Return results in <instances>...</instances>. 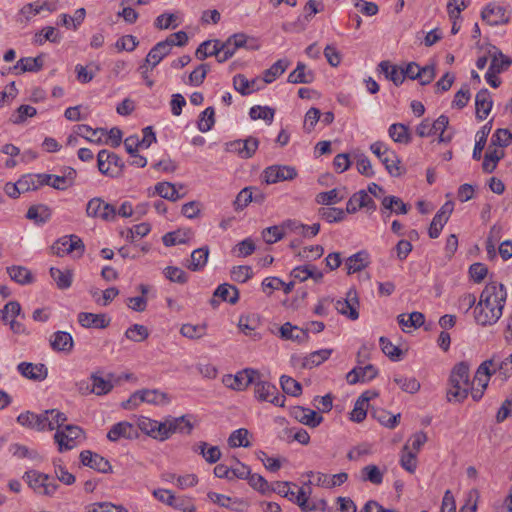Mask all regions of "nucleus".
Listing matches in <instances>:
<instances>
[{
  "label": "nucleus",
  "mask_w": 512,
  "mask_h": 512,
  "mask_svg": "<svg viewBox=\"0 0 512 512\" xmlns=\"http://www.w3.org/2000/svg\"><path fill=\"white\" fill-rule=\"evenodd\" d=\"M492 105L490 92L487 89H481L475 97L476 117L480 120L485 119L489 115Z\"/></svg>",
  "instance_id": "28"
},
{
  "label": "nucleus",
  "mask_w": 512,
  "mask_h": 512,
  "mask_svg": "<svg viewBox=\"0 0 512 512\" xmlns=\"http://www.w3.org/2000/svg\"><path fill=\"white\" fill-rule=\"evenodd\" d=\"M494 361L495 357H492L491 359L482 362L475 373L473 381L470 384L481 387L482 389H486L491 375L496 373V368L491 369L492 366H494Z\"/></svg>",
  "instance_id": "22"
},
{
  "label": "nucleus",
  "mask_w": 512,
  "mask_h": 512,
  "mask_svg": "<svg viewBox=\"0 0 512 512\" xmlns=\"http://www.w3.org/2000/svg\"><path fill=\"white\" fill-rule=\"evenodd\" d=\"M331 353V349H321L318 351H314L304 358L302 367L309 369L316 367L323 363L325 360H327L330 357Z\"/></svg>",
  "instance_id": "53"
},
{
  "label": "nucleus",
  "mask_w": 512,
  "mask_h": 512,
  "mask_svg": "<svg viewBox=\"0 0 512 512\" xmlns=\"http://www.w3.org/2000/svg\"><path fill=\"white\" fill-rule=\"evenodd\" d=\"M49 179L48 176H45V173H42L27 174L22 176L18 181L20 190H22V193H25L39 189L41 186H44V183H48Z\"/></svg>",
  "instance_id": "30"
},
{
  "label": "nucleus",
  "mask_w": 512,
  "mask_h": 512,
  "mask_svg": "<svg viewBox=\"0 0 512 512\" xmlns=\"http://www.w3.org/2000/svg\"><path fill=\"white\" fill-rule=\"evenodd\" d=\"M83 435V430L76 425H66L62 429H58L54 435V439L58 444L60 452L71 450L77 445V439Z\"/></svg>",
  "instance_id": "9"
},
{
  "label": "nucleus",
  "mask_w": 512,
  "mask_h": 512,
  "mask_svg": "<svg viewBox=\"0 0 512 512\" xmlns=\"http://www.w3.org/2000/svg\"><path fill=\"white\" fill-rule=\"evenodd\" d=\"M382 207L384 210L395 212L396 214H407L409 207L399 197L386 196L382 200Z\"/></svg>",
  "instance_id": "51"
},
{
  "label": "nucleus",
  "mask_w": 512,
  "mask_h": 512,
  "mask_svg": "<svg viewBox=\"0 0 512 512\" xmlns=\"http://www.w3.org/2000/svg\"><path fill=\"white\" fill-rule=\"evenodd\" d=\"M370 150L380 159L391 176L401 175L399 158L383 142L377 141L371 144Z\"/></svg>",
  "instance_id": "4"
},
{
  "label": "nucleus",
  "mask_w": 512,
  "mask_h": 512,
  "mask_svg": "<svg viewBox=\"0 0 512 512\" xmlns=\"http://www.w3.org/2000/svg\"><path fill=\"white\" fill-rule=\"evenodd\" d=\"M481 16L489 25L505 24L510 19V11L501 2H490L482 10Z\"/></svg>",
  "instance_id": "11"
},
{
  "label": "nucleus",
  "mask_w": 512,
  "mask_h": 512,
  "mask_svg": "<svg viewBox=\"0 0 512 512\" xmlns=\"http://www.w3.org/2000/svg\"><path fill=\"white\" fill-rule=\"evenodd\" d=\"M137 436V429L126 421L113 425L107 434V438L112 442H116L120 438L133 439Z\"/></svg>",
  "instance_id": "25"
},
{
  "label": "nucleus",
  "mask_w": 512,
  "mask_h": 512,
  "mask_svg": "<svg viewBox=\"0 0 512 512\" xmlns=\"http://www.w3.org/2000/svg\"><path fill=\"white\" fill-rule=\"evenodd\" d=\"M315 74L307 66L298 62L296 68L288 75L287 81L292 84H310L314 81Z\"/></svg>",
  "instance_id": "29"
},
{
  "label": "nucleus",
  "mask_w": 512,
  "mask_h": 512,
  "mask_svg": "<svg viewBox=\"0 0 512 512\" xmlns=\"http://www.w3.org/2000/svg\"><path fill=\"white\" fill-rule=\"evenodd\" d=\"M255 376L259 377V373L253 369H244L236 375H226L223 383L226 387L242 391L255 381Z\"/></svg>",
  "instance_id": "12"
},
{
  "label": "nucleus",
  "mask_w": 512,
  "mask_h": 512,
  "mask_svg": "<svg viewBox=\"0 0 512 512\" xmlns=\"http://www.w3.org/2000/svg\"><path fill=\"white\" fill-rule=\"evenodd\" d=\"M398 323L403 327H414L418 328L424 324L425 317L421 312H412L408 318H406L405 314H400L398 316Z\"/></svg>",
  "instance_id": "61"
},
{
  "label": "nucleus",
  "mask_w": 512,
  "mask_h": 512,
  "mask_svg": "<svg viewBox=\"0 0 512 512\" xmlns=\"http://www.w3.org/2000/svg\"><path fill=\"white\" fill-rule=\"evenodd\" d=\"M249 435V431L245 428H240L232 432L229 436L228 444L230 447H249L251 443L248 441L247 437Z\"/></svg>",
  "instance_id": "60"
},
{
  "label": "nucleus",
  "mask_w": 512,
  "mask_h": 512,
  "mask_svg": "<svg viewBox=\"0 0 512 512\" xmlns=\"http://www.w3.org/2000/svg\"><path fill=\"white\" fill-rule=\"evenodd\" d=\"M233 86L243 96L250 95L260 89L258 79L249 80L243 74H237L233 77Z\"/></svg>",
  "instance_id": "31"
},
{
  "label": "nucleus",
  "mask_w": 512,
  "mask_h": 512,
  "mask_svg": "<svg viewBox=\"0 0 512 512\" xmlns=\"http://www.w3.org/2000/svg\"><path fill=\"white\" fill-rule=\"evenodd\" d=\"M91 379L93 382L92 388H90L89 385H86L85 391H82L83 395L90 393H95L96 395H104L109 393L113 388V384L109 380H105L96 374H92Z\"/></svg>",
  "instance_id": "36"
},
{
  "label": "nucleus",
  "mask_w": 512,
  "mask_h": 512,
  "mask_svg": "<svg viewBox=\"0 0 512 512\" xmlns=\"http://www.w3.org/2000/svg\"><path fill=\"white\" fill-rule=\"evenodd\" d=\"M155 191L156 193L164 198V199H167V200H170V201H177L181 198L184 197V195L182 194H179L178 191L176 190V187L174 184L170 183V182H160L158 183L156 186H155Z\"/></svg>",
  "instance_id": "52"
},
{
  "label": "nucleus",
  "mask_w": 512,
  "mask_h": 512,
  "mask_svg": "<svg viewBox=\"0 0 512 512\" xmlns=\"http://www.w3.org/2000/svg\"><path fill=\"white\" fill-rule=\"evenodd\" d=\"M193 450L199 453L208 463L214 464L221 458V451L218 446H210L204 441L197 443Z\"/></svg>",
  "instance_id": "34"
},
{
  "label": "nucleus",
  "mask_w": 512,
  "mask_h": 512,
  "mask_svg": "<svg viewBox=\"0 0 512 512\" xmlns=\"http://www.w3.org/2000/svg\"><path fill=\"white\" fill-rule=\"evenodd\" d=\"M369 392H364L355 402L354 409L350 413V420L356 423L362 422L367 415V407L370 397Z\"/></svg>",
  "instance_id": "41"
},
{
  "label": "nucleus",
  "mask_w": 512,
  "mask_h": 512,
  "mask_svg": "<svg viewBox=\"0 0 512 512\" xmlns=\"http://www.w3.org/2000/svg\"><path fill=\"white\" fill-rule=\"evenodd\" d=\"M77 319L82 327L97 329L107 328L111 321V319L104 313L94 314L90 312H80Z\"/></svg>",
  "instance_id": "20"
},
{
  "label": "nucleus",
  "mask_w": 512,
  "mask_h": 512,
  "mask_svg": "<svg viewBox=\"0 0 512 512\" xmlns=\"http://www.w3.org/2000/svg\"><path fill=\"white\" fill-rule=\"evenodd\" d=\"M280 334L282 338L297 341L298 343H303L308 340V329H300L289 322L281 326Z\"/></svg>",
  "instance_id": "33"
},
{
  "label": "nucleus",
  "mask_w": 512,
  "mask_h": 512,
  "mask_svg": "<svg viewBox=\"0 0 512 512\" xmlns=\"http://www.w3.org/2000/svg\"><path fill=\"white\" fill-rule=\"evenodd\" d=\"M195 417L191 414L182 415L180 417H168L169 437L174 433L191 434L194 424Z\"/></svg>",
  "instance_id": "18"
},
{
  "label": "nucleus",
  "mask_w": 512,
  "mask_h": 512,
  "mask_svg": "<svg viewBox=\"0 0 512 512\" xmlns=\"http://www.w3.org/2000/svg\"><path fill=\"white\" fill-rule=\"evenodd\" d=\"M254 394L257 400L266 401L275 406L283 407L285 405V396L281 395L275 385L270 382L264 381L255 376Z\"/></svg>",
  "instance_id": "3"
},
{
  "label": "nucleus",
  "mask_w": 512,
  "mask_h": 512,
  "mask_svg": "<svg viewBox=\"0 0 512 512\" xmlns=\"http://www.w3.org/2000/svg\"><path fill=\"white\" fill-rule=\"evenodd\" d=\"M453 211L451 203H445L440 210L435 214L430 224L428 233L430 238L436 239L439 237L441 230L449 219L450 214Z\"/></svg>",
  "instance_id": "16"
},
{
  "label": "nucleus",
  "mask_w": 512,
  "mask_h": 512,
  "mask_svg": "<svg viewBox=\"0 0 512 512\" xmlns=\"http://www.w3.org/2000/svg\"><path fill=\"white\" fill-rule=\"evenodd\" d=\"M171 49L168 47V43L163 41L158 42L148 53L145 62L151 66L156 67L160 61L170 53Z\"/></svg>",
  "instance_id": "37"
},
{
  "label": "nucleus",
  "mask_w": 512,
  "mask_h": 512,
  "mask_svg": "<svg viewBox=\"0 0 512 512\" xmlns=\"http://www.w3.org/2000/svg\"><path fill=\"white\" fill-rule=\"evenodd\" d=\"M291 414L298 422L311 428L319 426L323 421V417L318 415L314 410L302 406H295Z\"/></svg>",
  "instance_id": "21"
},
{
  "label": "nucleus",
  "mask_w": 512,
  "mask_h": 512,
  "mask_svg": "<svg viewBox=\"0 0 512 512\" xmlns=\"http://www.w3.org/2000/svg\"><path fill=\"white\" fill-rule=\"evenodd\" d=\"M99 171L107 176L116 177L121 174L124 164L121 158L108 150H101L97 155Z\"/></svg>",
  "instance_id": "7"
},
{
  "label": "nucleus",
  "mask_w": 512,
  "mask_h": 512,
  "mask_svg": "<svg viewBox=\"0 0 512 512\" xmlns=\"http://www.w3.org/2000/svg\"><path fill=\"white\" fill-rule=\"evenodd\" d=\"M214 297H219L223 301L235 304L239 299V291L235 286L224 283L217 287Z\"/></svg>",
  "instance_id": "46"
},
{
  "label": "nucleus",
  "mask_w": 512,
  "mask_h": 512,
  "mask_svg": "<svg viewBox=\"0 0 512 512\" xmlns=\"http://www.w3.org/2000/svg\"><path fill=\"white\" fill-rule=\"evenodd\" d=\"M53 254L63 257L66 254L76 252L75 257H82L85 245L80 237L67 235L58 239L51 247Z\"/></svg>",
  "instance_id": "5"
},
{
  "label": "nucleus",
  "mask_w": 512,
  "mask_h": 512,
  "mask_svg": "<svg viewBox=\"0 0 512 512\" xmlns=\"http://www.w3.org/2000/svg\"><path fill=\"white\" fill-rule=\"evenodd\" d=\"M323 9L322 2H306L303 7V13L297 18L294 23L299 29H304L306 23L313 15Z\"/></svg>",
  "instance_id": "44"
},
{
  "label": "nucleus",
  "mask_w": 512,
  "mask_h": 512,
  "mask_svg": "<svg viewBox=\"0 0 512 512\" xmlns=\"http://www.w3.org/2000/svg\"><path fill=\"white\" fill-rule=\"evenodd\" d=\"M17 369L23 377L33 381H43L48 376V369L42 363L21 362Z\"/></svg>",
  "instance_id": "19"
},
{
  "label": "nucleus",
  "mask_w": 512,
  "mask_h": 512,
  "mask_svg": "<svg viewBox=\"0 0 512 512\" xmlns=\"http://www.w3.org/2000/svg\"><path fill=\"white\" fill-rule=\"evenodd\" d=\"M86 215L90 218L111 222L116 219V207L102 198L95 197L88 201Z\"/></svg>",
  "instance_id": "6"
},
{
  "label": "nucleus",
  "mask_w": 512,
  "mask_h": 512,
  "mask_svg": "<svg viewBox=\"0 0 512 512\" xmlns=\"http://www.w3.org/2000/svg\"><path fill=\"white\" fill-rule=\"evenodd\" d=\"M369 264L368 254L365 251L357 252L346 260L348 274H353L366 268Z\"/></svg>",
  "instance_id": "38"
},
{
  "label": "nucleus",
  "mask_w": 512,
  "mask_h": 512,
  "mask_svg": "<svg viewBox=\"0 0 512 512\" xmlns=\"http://www.w3.org/2000/svg\"><path fill=\"white\" fill-rule=\"evenodd\" d=\"M75 133L90 142H95L97 144L102 143V135H105L106 129L104 128H96L93 129L86 124H81L76 126Z\"/></svg>",
  "instance_id": "42"
},
{
  "label": "nucleus",
  "mask_w": 512,
  "mask_h": 512,
  "mask_svg": "<svg viewBox=\"0 0 512 512\" xmlns=\"http://www.w3.org/2000/svg\"><path fill=\"white\" fill-rule=\"evenodd\" d=\"M215 111L213 107L206 108L199 116L198 129L201 132H208L215 123Z\"/></svg>",
  "instance_id": "64"
},
{
  "label": "nucleus",
  "mask_w": 512,
  "mask_h": 512,
  "mask_svg": "<svg viewBox=\"0 0 512 512\" xmlns=\"http://www.w3.org/2000/svg\"><path fill=\"white\" fill-rule=\"evenodd\" d=\"M52 350L56 352L70 353L74 347V341L70 333L57 331L49 339Z\"/></svg>",
  "instance_id": "24"
},
{
  "label": "nucleus",
  "mask_w": 512,
  "mask_h": 512,
  "mask_svg": "<svg viewBox=\"0 0 512 512\" xmlns=\"http://www.w3.org/2000/svg\"><path fill=\"white\" fill-rule=\"evenodd\" d=\"M490 131H491V125L488 123V124L484 125L481 128V130L477 133L478 139H477L474 149H473V154H472L473 159H475V160L481 159L482 151L485 147L487 137H488Z\"/></svg>",
  "instance_id": "57"
},
{
  "label": "nucleus",
  "mask_w": 512,
  "mask_h": 512,
  "mask_svg": "<svg viewBox=\"0 0 512 512\" xmlns=\"http://www.w3.org/2000/svg\"><path fill=\"white\" fill-rule=\"evenodd\" d=\"M209 248L207 246L194 250L191 254L190 260L186 265L191 271H199L203 269L208 261Z\"/></svg>",
  "instance_id": "35"
},
{
  "label": "nucleus",
  "mask_w": 512,
  "mask_h": 512,
  "mask_svg": "<svg viewBox=\"0 0 512 512\" xmlns=\"http://www.w3.org/2000/svg\"><path fill=\"white\" fill-rule=\"evenodd\" d=\"M140 391V401L150 404H166L169 402L167 394L158 390L143 389Z\"/></svg>",
  "instance_id": "55"
},
{
  "label": "nucleus",
  "mask_w": 512,
  "mask_h": 512,
  "mask_svg": "<svg viewBox=\"0 0 512 512\" xmlns=\"http://www.w3.org/2000/svg\"><path fill=\"white\" fill-rule=\"evenodd\" d=\"M275 111L268 106H253L250 109L249 115L252 120L262 119L268 123H271L274 119Z\"/></svg>",
  "instance_id": "63"
},
{
  "label": "nucleus",
  "mask_w": 512,
  "mask_h": 512,
  "mask_svg": "<svg viewBox=\"0 0 512 512\" xmlns=\"http://www.w3.org/2000/svg\"><path fill=\"white\" fill-rule=\"evenodd\" d=\"M26 217L37 224L47 222L51 217V210L48 206L40 204L29 207Z\"/></svg>",
  "instance_id": "45"
},
{
  "label": "nucleus",
  "mask_w": 512,
  "mask_h": 512,
  "mask_svg": "<svg viewBox=\"0 0 512 512\" xmlns=\"http://www.w3.org/2000/svg\"><path fill=\"white\" fill-rule=\"evenodd\" d=\"M43 68L42 56L37 57H23L11 68L15 74L25 72H38Z\"/></svg>",
  "instance_id": "27"
},
{
  "label": "nucleus",
  "mask_w": 512,
  "mask_h": 512,
  "mask_svg": "<svg viewBox=\"0 0 512 512\" xmlns=\"http://www.w3.org/2000/svg\"><path fill=\"white\" fill-rule=\"evenodd\" d=\"M7 273L12 280L21 285L30 284L33 282L32 273L24 266L7 267Z\"/></svg>",
  "instance_id": "47"
},
{
  "label": "nucleus",
  "mask_w": 512,
  "mask_h": 512,
  "mask_svg": "<svg viewBox=\"0 0 512 512\" xmlns=\"http://www.w3.org/2000/svg\"><path fill=\"white\" fill-rule=\"evenodd\" d=\"M360 208H367L371 211L376 209L375 202L365 190H360L350 197L346 205V212L354 214Z\"/></svg>",
  "instance_id": "17"
},
{
  "label": "nucleus",
  "mask_w": 512,
  "mask_h": 512,
  "mask_svg": "<svg viewBox=\"0 0 512 512\" xmlns=\"http://www.w3.org/2000/svg\"><path fill=\"white\" fill-rule=\"evenodd\" d=\"M220 40H208L202 42L196 49L195 56L199 60H204L209 56H218L220 52Z\"/></svg>",
  "instance_id": "48"
},
{
  "label": "nucleus",
  "mask_w": 512,
  "mask_h": 512,
  "mask_svg": "<svg viewBox=\"0 0 512 512\" xmlns=\"http://www.w3.org/2000/svg\"><path fill=\"white\" fill-rule=\"evenodd\" d=\"M379 71L385 75V77L391 80L396 86L401 85L404 82V74L402 69H399L395 65H391L388 61H382L378 65Z\"/></svg>",
  "instance_id": "39"
},
{
  "label": "nucleus",
  "mask_w": 512,
  "mask_h": 512,
  "mask_svg": "<svg viewBox=\"0 0 512 512\" xmlns=\"http://www.w3.org/2000/svg\"><path fill=\"white\" fill-rule=\"evenodd\" d=\"M125 337L133 342L140 343L149 337V330L141 324H134L125 331Z\"/></svg>",
  "instance_id": "54"
},
{
  "label": "nucleus",
  "mask_w": 512,
  "mask_h": 512,
  "mask_svg": "<svg viewBox=\"0 0 512 512\" xmlns=\"http://www.w3.org/2000/svg\"><path fill=\"white\" fill-rule=\"evenodd\" d=\"M259 141L255 137H248L245 140H235L228 144V150L237 153L241 158H251L258 149Z\"/></svg>",
  "instance_id": "14"
},
{
  "label": "nucleus",
  "mask_w": 512,
  "mask_h": 512,
  "mask_svg": "<svg viewBox=\"0 0 512 512\" xmlns=\"http://www.w3.org/2000/svg\"><path fill=\"white\" fill-rule=\"evenodd\" d=\"M469 365L466 362L457 363L450 374L451 388L447 392L449 401L454 399L457 402H462L467 398L470 391V375Z\"/></svg>",
  "instance_id": "2"
},
{
  "label": "nucleus",
  "mask_w": 512,
  "mask_h": 512,
  "mask_svg": "<svg viewBox=\"0 0 512 512\" xmlns=\"http://www.w3.org/2000/svg\"><path fill=\"white\" fill-rule=\"evenodd\" d=\"M24 478L29 486L35 491L40 493L42 491L45 481L50 480V476L37 471H28L25 473Z\"/></svg>",
  "instance_id": "56"
},
{
  "label": "nucleus",
  "mask_w": 512,
  "mask_h": 512,
  "mask_svg": "<svg viewBox=\"0 0 512 512\" xmlns=\"http://www.w3.org/2000/svg\"><path fill=\"white\" fill-rule=\"evenodd\" d=\"M503 149L489 145L482 163V169L485 173H492L497 166V163L504 157Z\"/></svg>",
  "instance_id": "32"
},
{
  "label": "nucleus",
  "mask_w": 512,
  "mask_h": 512,
  "mask_svg": "<svg viewBox=\"0 0 512 512\" xmlns=\"http://www.w3.org/2000/svg\"><path fill=\"white\" fill-rule=\"evenodd\" d=\"M507 292L503 284L488 283L474 310V317L482 326L495 324L502 316Z\"/></svg>",
  "instance_id": "1"
},
{
  "label": "nucleus",
  "mask_w": 512,
  "mask_h": 512,
  "mask_svg": "<svg viewBox=\"0 0 512 512\" xmlns=\"http://www.w3.org/2000/svg\"><path fill=\"white\" fill-rule=\"evenodd\" d=\"M389 136L397 143L408 144L411 141V134L406 125L395 123L389 127Z\"/></svg>",
  "instance_id": "49"
},
{
  "label": "nucleus",
  "mask_w": 512,
  "mask_h": 512,
  "mask_svg": "<svg viewBox=\"0 0 512 512\" xmlns=\"http://www.w3.org/2000/svg\"><path fill=\"white\" fill-rule=\"evenodd\" d=\"M297 176L294 167L288 165H272L262 173V178L266 184H274L280 181L293 180Z\"/></svg>",
  "instance_id": "10"
},
{
  "label": "nucleus",
  "mask_w": 512,
  "mask_h": 512,
  "mask_svg": "<svg viewBox=\"0 0 512 512\" xmlns=\"http://www.w3.org/2000/svg\"><path fill=\"white\" fill-rule=\"evenodd\" d=\"M50 276L55 281L56 286L61 290L68 289L72 285L73 271L70 269L60 270L58 268L51 267Z\"/></svg>",
  "instance_id": "40"
},
{
  "label": "nucleus",
  "mask_w": 512,
  "mask_h": 512,
  "mask_svg": "<svg viewBox=\"0 0 512 512\" xmlns=\"http://www.w3.org/2000/svg\"><path fill=\"white\" fill-rule=\"evenodd\" d=\"M394 382L402 391L414 394L420 390V382L414 377L395 376Z\"/></svg>",
  "instance_id": "58"
},
{
  "label": "nucleus",
  "mask_w": 512,
  "mask_h": 512,
  "mask_svg": "<svg viewBox=\"0 0 512 512\" xmlns=\"http://www.w3.org/2000/svg\"><path fill=\"white\" fill-rule=\"evenodd\" d=\"M344 198V195H340L338 189H332L326 192H320L316 195L315 201L320 205H331L340 202Z\"/></svg>",
  "instance_id": "62"
},
{
  "label": "nucleus",
  "mask_w": 512,
  "mask_h": 512,
  "mask_svg": "<svg viewBox=\"0 0 512 512\" xmlns=\"http://www.w3.org/2000/svg\"><path fill=\"white\" fill-rule=\"evenodd\" d=\"M377 373V369L371 364L365 367H355L348 372L346 380L349 384L354 385L358 382H366L374 379Z\"/></svg>",
  "instance_id": "26"
},
{
  "label": "nucleus",
  "mask_w": 512,
  "mask_h": 512,
  "mask_svg": "<svg viewBox=\"0 0 512 512\" xmlns=\"http://www.w3.org/2000/svg\"><path fill=\"white\" fill-rule=\"evenodd\" d=\"M289 65V60L279 59L269 69L264 71L263 81L265 83H272L277 77L286 71Z\"/></svg>",
  "instance_id": "50"
},
{
  "label": "nucleus",
  "mask_w": 512,
  "mask_h": 512,
  "mask_svg": "<svg viewBox=\"0 0 512 512\" xmlns=\"http://www.w3.org/2000/svg\"><path fill=\"white\" fill-rule=\"evenodd\" d=\"M318 215L329 223L340 222L345 218V211L335 207H322Z\"/></svg>",
  "instance_id": "59"
},
{
  "label": "nucleus",
  "mask_w": 512,
  "mask_h": 512,
  "mask_svg": "<svg viewBox=\"0 0 512 512\" xmlns=\"http://www.w3.org/2000/svg\"><path fill=\"white\" fill-rule=\"evenodd\" d=\"M168 418L159 422L150 418L142 417L138 420V428L146 435L158 441H165L169 438Z\"/></svg>",
  "instance_id": "8"
},
{
  "label": "nucleus",
  "mask_w": 512,
  "mask_h": 512,
  "mask_svg": "<svg viewBox=\"0 0 512 512\" xmlns=\"http://www.w3.org/2000/svg\"><path fill=\"white\" fill-rule=\"evenodd\" d=\"M372 417L376 419L380 424L383 426L393 429L397 426L399 419L401 417V414H391L389 411L377 408L372 411Z\"/></svg>",
  "instance_id": "43"
},
{
  "label": "nucleus",
  "mask_w": 512,
  "mask_h": 512,
  "mask_svg": "<svg viewBox=\"0 0 512 512\" xmlns=\"http://www.w3.org/2000/svg\"><path fill=\"white\" fill-rule=\"evenodd\" d=\"M80 460L83 465L98 472L108 473L112 471V467L107 459L89 450H85L80 453Z\"/></svg>",
  "instance_id": "15"
},
{
  "label": "nucleus",
  "mask_w": 512,
  "mask_h": 512,
  "mask_svg": "<svg viewBox=\"0 0 512 512\" xmlns=\"http://www.w3.org/2000/svg\"><path fill=\"white\" fill-rule=\"evenodd\" d=\"M53 3L49 2H29L24 5L19 13V21L27 22L34 16L40 14L43 11L52 12L55 10Z\"/></svg>",
  "instance_id": "23"
},
{
  "label": "nucleus",
  "mask_w": 512,
  "mask_h": 512,
  "mask_svg": "<svg viewBox=\"0 0 512 512\" xmlns=\"http://www.w3.org/2000/svg\"><path fill=\"white\" fill-rule=\"evenodd\" d=\"M336 310L351 320L359 317L358 308L359 301L355 290H349L345 299L337 300L335 303Z\"/></svg>",
  "instance_id": "13"
}]
</instances>
